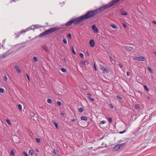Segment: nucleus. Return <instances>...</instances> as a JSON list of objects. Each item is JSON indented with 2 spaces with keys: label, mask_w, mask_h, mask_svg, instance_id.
<instances>
[{
  "label": "nucleus",
  "mask_w": 156,
  "mask_h": 156,
  "mask_svg": "<svg viewBox=\"0 0 156 156\" xmlns=\"http://www.w3.org/2000/svg\"><path fill=\"white\" fill-rule=\"evenodd\" d=\"M120 0H112L111 1L107 4L102 5L98 9L94 10L88 11L85 14L87 19L93 17L97 14L100 13L106 9L111 7Z\"/></svg>",
  "instance_id": "obj_1"
},
{
  "label": "nucleus",
  "mask_w": 156,
  "mask_h": 156,
  "mask_svg": "<svg viewBox=\"0 0 156 156\" xmlns=\"http://www.w3.org/2000/svg\"><path fill=\"white\" fill-rule=\"evenodd\" d=\"M87 20V17L84 14L76 18L71 19L70 21L66 23L65 25L66 26H68L71 25L73 23L75 25L79 24Z\"/></svg>",
  "instance_id": "obj_2"
},
{
  "label": "nucleus",
  "mask_w": 156,
  "mask_h": 156,
  "mask_svg": "<svg viewBox=\"0 0 156 156\" xmlns=\"http://www.w3.org/2000/svg\"><path fill=\"white\" fill-rule=\"evenodd\" d=\"M61 29V27H56L51 28L40 34L38 35V36L40 38L45 37L48 34L52 33L56 31H58Z\"/></svg>",
  "instance_id": "obj_3"
},
{
  "label": "nucleus",
  "mask_w": 156,
  "mask_h": 156,
  "mask_svg": "<svg viewBox=\"0 0 156 156\" xmlns=\"http://www.w3.org/2000/svg\"><path fill=\"white\" fill-rule=\"evenodd\" d=\"M100 67V69L103 73L108 74L110 72V70L108 68H105L103 66H101Z\"/></svg>",
  "instance_id": "obj_4"
},
{
  "label": "nucleus",
  "mask_w": 156,
  "mask_h": 156,
  "mask_svg": "<svg viewBox=\"0 0 156 156\" xmlns=\"http://www.w3.org/2000/svg\"><path fill=\"white\" fill-rule=\"evenodd\" d=\"M121 149L119 144H117L112 148V150L113 151H119Z\"/></svg>",
  "instance_id": "obj_5"
},
{
  "label": "nucleus",
  "mask_w": 156,
  "mask_h": 156,
  "mask_svg": "<svg viewBox=\"0 0 156 156\" xmlns=\"http://www.w3.org/2000/svg\"><path fill=\"white\" fill-rule=\"evenodd\" d=\"M92 29L94 31V33H97L98 32V28L96 27L95 25H93L91 27Z\"/></svg>",
  "instance_id": "obj_6"
},
{
  "label": "nucleus",
  "mask_w": 156,
  "mask_h": 156,
  "mask_svg": "<svg viewBox=\"0 0 156 156\" xmlns=\"http://www.w3.org/2000/svg\"><path fill=\"white\" fill-rule=\"evenodd\" d=\"M14 69L16 71L19 73H21V70L20 68V67L18 65H15L14 66Z\"/></svg>",
  "instance_id": "obj_7"
},
{
  "label": "nucleus",
  "mask_w": 156,
  "mask_h": 156,
  "mask_svg": "<svg viewBox=\"0 0 156 156\" xmlns=\"http://www.w3.org/2000/svg\"><path fill=\"white\" fill-rule=\"evenodd\" d=\"M95 42L93 39H91L89 41V44L91 47H94L95 45Z\"/></svg>",
  "instance_id": "obj_8"
},
{
  "label": "nucleus",
  "mask_w": 156,
  "mask_h": 156,
  "mask_svg": "<svg viewBox=\"0 0 156 156\" xmlns=\"http://www.w3.org/2000/svg\"><path fill=\"white\" fill-rule=\"evenodd\" d=\"M124 48L126 49V50L128 51H132L133 49V48L132 47L130 46H125Z\"/></svg>",
  "instance_id": "obj_9"
},
{
  "label": "nucleus",
  "mask_w": 156,
  "mask_h": 156,
  "mask_svg": "<svg viewBox=\"0 0 156 156\" xmlns=\"http://www.w3.org/2000/svg\"><path fill=\"white\" fill-rule=\"evenodd\" d=\"M21 32H22V30L17 33H16L15 34L16 35V36L15 37L16 38H17L18 37H20V35L21 34H22L23 33H22Z\"/></svg>",
  "instance_id": "obj_10"
},
{
  "label": "nucleus",
  "mask_w": 156,
  "mask_h": 156,
  "mask_svg": "<svg viewBox=\"0 0 156 156\" xmlns=\"http://www.w3.org/2000/svg\"><path fill=\"white\" fill-rule=\"evenodd\" d=\"M9 55L10 54L8 53V52H7L3 54L2 55V57L3 58H5Z\"/></svg>",
  "instance_id": "obj_11"
},
{
  "label": "nucleus",
  "mask_w": 156,
  "mask_h": 156,
  "mask_svg": "<svg viewBox=\"0 0 156 156\" xmlns=\"http://www.w3.org/2000/svg\"><path fill=\"white\" fill-rule=\"evenodd\" d=\"M81 63L83 65H87L89 64V62L87 61H84L81 62Z\"/></svg>",
  "instance_id": "obj_12"
},
{
  "label": "nucleus",
  "mask_w": 156,
  "mask_h": 156,
  "mask_svg": "<svg viewBox=\"0 0 156 156\" xmlns=\"http://www.w3.org/2000/svg\"><path fill=\"white\" fill-rule=\"evenodd\" d=\"M126 142H125L124 143L119 144V145L120 146V147L121 148H122L126 146Z\"/></svg>",
  "instance_id": "obj_13"
},
{
  "label": "nucleus",
  "mask_w": 156,
  "mask_h": 156,
  "mask_svg": "<svg viewBox=\"0 0 156 156\" xmlns=\"http://www.w3.org/2000/svg\"><path fill=\"white\" fill-rule=\"evenodd\" d=\"M145 60V58L143 56L139 57V61H144Z\"/></svg>",
  "instance_id": "obj_14"
},
{
  "label": "nucleus",
  "mask_w": 156,
  "mask_h": 156,
  "mask_svg": "<svg viewBox=\"0 0 156 156\" xmlns=\"http://www.w3.org/2000/svg\"><path fill=\"white\" fill-rule=\"evenodd\" d=\"M43 48L47 52L49 51V49L48 46H43Z\"/></svg>",
  "instance_id": "obj_15"
},
{
  "label": "nucleus",
  "mask_w": 156,
  "mask_h": 156,
  "mask_svg": "<svg viewBox=\"0 0 156 156\" xmlns=\"http://www.w3.org/2000/svg\"><path fill=\"white\" fill-rule=\"evenodd\" d=\"M31 30L30 27H28L25 30H22V33H25L26 31Z\"/></svg>",
  "instance_id": "obj_16"
},
{
  "label": "nucleus",
  "mask_w": 156,
  "mask_h": 156,
  "mask_svg": "<svg viewBox=\"0 0 156 156\" xmlns=\"http://www.w3.org/2000/svg\"><path fill=\"white\" fill-rule=\"evenodd\" d=\"M81 119L82 120H84V121H87V118L85 116H82L81 117Z\"/></svg>",
  "instance_id": "obj_17"
},
{
  "label": "nucleus",
  "mask_w": 156,
  "mask_h": 156,
  "mask_svg": "<svg viewBox=\"0 0 156 156\" xmlns=\"http://www.w3.org/2000/svg\"><path fill=\"white\" fill-rule=\"evenodd\" d=\"M87 97L89 100L91 101H95V100L94 98H90V96H87Z\"/></svg>",
  "instance_id": "obj_18"
},
{
  "label": "nucleus",
  "mask_w": 156,
  "mask_h": 156,
  "mask_svg": "<svg viewBox=\"0 0 156 156\" xmlns=\"http://www.w3.org/2000/svg\"><path fill=\"white\" fill-rule=\"evenodd\" d=\"M29 154L30 156H32L34 154V152L32 150H30L29 151Z\"/></svg>",
  "instance_id": "obj_19"
},
{
  "label": "nucleus",
  "mask_w": 156,
  "mask_h": 156,
  "mask_svg": "<svg viewBox=\"0 0 156 156\" xmlns=\"http://www.w3.org/2000/svg\"><path fill=\"white\" fill-rule=\"evenodd\" d=\"M144 88L145 90L147 91H149V89L147 87V86L146 85L144 86Z\"/></svg>",
  "instance_id": "obj_20"
},
{
  "label": "nucleus",
  "mask_w": 156,
  "mask_h": 156,
  "mask_svg": "<svg viewBox=\"0 0 156 156\" xmlns=\"http://www.w3.org/2000/svg\"><path fill=\"white\" fill-rule=\"evenodd\" d=\"M35 29L40 28L42 27V26L39 25H34Z\"/></svg>",
  "instance_id": "obj_21"
},
{
  "label": "nucleus",
  "mask_w": 156,
  "mask_h": 156,
  "mask_svg": "<svg viewBox=\"0 0 156 156\" xmlns=\"http://www.w3.org/2000/svg\"><path fill=\"white\" fill-rule=\"evenodd\" d=\"M53 124H54L56 129H58V123L55 122H53Z\"/></svg>",
  "instance_id": "obj_22"
},
{
  "label": "nucleus",
  "mask_w": 156,
  "mask_h": 156,
  "mask_svg": "<svg viewBox=\"0 0 156 156\" xmlns=\"http://www.w3.org/2000/svg\"><path fill=\"white\" fill-rule=\"evenodd\" d=\"M6 121L7 123L8 124V125H9L10 126L11 125L12 123L9 119H7L6 120Z\"/></svg>",
  "instance_id": "obj_23"
},
{
  "label": "nucleus",
  "mask_w": 156,
  "mask_h": 156,
  "mask_svg": "<svg viewBox=\"0 0 156 156\" xmlns=\"http://www.w3.org/2000/svg\"><path fill=\"white\" fill-rule=\"evenodd\" d=\"M61 70L63 72H66V71H67V70L64 68H61Z\"/></svg>",
  "instance_id": "obj_24"
},
{
  "label": "nucleus",
  "mask_w": 156,
  "mask_h": 156,
  "mask_svg": "<svg viewBox=\"0 0 156 156\" xmlns=\"http://www.w3.org/2000/svg\"><path fill=\"white\" fill-rule=\"evenodd\" d=\"M47 101L49 103L51 104V103H52V100H51V99L50 98H49V99H48Z\"/></svg>",
  "instance_id": "obj_25"
},
{
  "label": "nucleus",
  "mask_w": 156,
  "mask_h": 156,
  "mask_svg": "<svg viewBox=\"0 0 156 156\" xmlns=\"http://www.w3.org/2000/svg\"><path fill=\"white\" fill-rule=\"evenodd\" d=\"M84 111V109L82 108H79L78 111L80 112H83Z\"/></svg>",
  "instance_id": "obj_26"
},
{
  "label": "nucleus",
  "mask_w": 156,
  "mask_h": 156,
  "mask_svg": "<svg viewBox=\"0 0 156 156\" xmlns=\"http://www.w3.org/2000/svg\"><path fill=\"white\" fill-rule=\"evenodd\" d=\"M147 68L151 73H153V72L152 70V69L150 67H148Z\"/></svg>",
  "instance_id": "obj_27"
},
{
  "label": "nucleus",
  "mask_w": 156,
  "mask_h": 156,
  "mask_svg": "<svg viewBox=\"0 0 156 156\" xmlns=\"http://www.w3.org/2000/svg\"><path fill=\"white\" fill-rule=\"evenodd\" d=\"M18 107L20 111L22 110V106L21 104H19L18 105Z\"/></svg>",
  "instance_id": "obj_28"
},
{
  "label": "nucleus",
  "mask_w": 156,
  "mask_h": 156,
  "mask_svg": "<svg viewBox=\"0 0 156 156\" xmlns=\"http://www.w3.org/2000/svg\"><path fill=\"white\" fill-rule=\"evenodd\" d=\"M72 51L73 53L74 54L76 55V53L74 50V48L73 46H72Z\"/></svg>",
  "instance_id": "obj_29"
},
{
  "label": "nucleus",
  "mask_w": 156,
  "mask_h": 156,
  "mask_svg": "<svg viewBox=\"0 0 156 156\" xmlns=\"http://www.w3.org/2000/svg\"><path fill=\"white\" fill-rule=\"evenodd\" d=\"M111 27L113 29H116L117 28V27L114 24H112L111 25Z\"/></svg>",
  "instance_id": "obj_30"
},
{
  "label": "nucleus",
  "mask_w": 156,
  "mask_h": 156,
  "mask_svg": "<svg viewBox=\"0 0 156 156\" xmlns=\"http://www.w3.org/2000/svg\"><path fill=\"white\" fill-rule=\"evenodd\" d=\"M135 108L136 109H138L140 108V105L139 104H136L135 105Z\"/></svg>",
  "instance_id": "obj_31"
},
{
  "label": "nucleus",
  "mask_w": 156,
  "mask_h": 156,
  "mask_svg": "<svg viewBox=\"0 0 156 156\" xmlns=\"http://www.w3.org/2000/svg\"><path fill=\"white\" fill-rule=\"evenodd\" d=\"M5 92V90L4 89L0 88V92L1 93H3Z\"/></svg>",
  "instance_id": "obj_32"
},
{
  "label": "nucleus",
  "mask_w": 156,
  "mask_h": 156,
  "mask_svg": "<svg viewBox=\"0 0 156 156\" xmlns=\"http://www.w3.org/2000/svg\"><path fill=\"white\" fill-rule=\"evenodd\" d=\"M33 59L34 61L35 62H36L37 61V58L36 57H35V56L33 58Z\"/></svg>",
  "instance_id": "obj_33"
},
{
  "label": "nucleus",
  "mask_w": 156,
  "mask_h": 156,
  "mask_svg": "<svg viewBox=\"0 0 156 156\" xmlns=\"http://www.w3.org/2000/svg\"><path fill=\"white\" fill-rule=\"evenodd\" d=\"M121 14L122 15H127V13L125 12H121Z\"/></svg>",
  "instance_id": "obj_34"
},
{
  "label": "nucleus",
  "mask_w": 156,
  "mask_h": 156,
  "mask_svg": "<svg viewBox=\"0 0 156 156\" xmlns=\"http://www.w3.org/2000/svg\"><path fill=\"white\" fill-rule=\"evenodd\" d=\"M80 57L83 59L84 58V55L82 53H80Z\"/></svg>",
  "instance_id": "obj_35"
},
{
  "label": "nucleus",
  "mask_w": 156,
  "mask_h": 156,
  "mask_svg": "<svg viewBox=\"0 0 156 156\" xmlns=\"http://www.w3.org/2000/svg\"><path fill=\"white\" fill-rule=\"evenodd\" d=\"M58 151L57 150L54 149L53 150V152L55 154H56Z\"/></svg>",
  "instance_id": "obj_36"
},
{
  "label": "nucleus",
  "mask_w": 156,
  "mask_h": 156,
  "mask_svg": "<svg viewBox=\"0 0 156 156\" xmlns=\"http://www.w3.org/2000/svg\"><path fill=\"white\" fill-rule=\"evenodd\" d=\"M57 104L58 106H60L62 105V103L61 101H57Z\"/></svg>",
  "instance_id": "obj_37"
},
{
  "label": "nucleus",
  "mask_w": 156,
  "mask_h": 156,
  "mask_svg": "<svg viewBox=\"0 0 156 156\" xmlns=\"http://www.w3.org/2000/svg\"><path fill=\"white\" fill-rule=\"evenodd\" d=\"M63 43L66 44L67 43V41H66V39L65 38H64L63 40Z\"/></svg>",
  "instance_id": "obj_38"
},
{
  "label": "nucleus",
  "mask_w": 156,
  "mask_h": 156,
  "mask_svg": "<svg viewBox=\"0 0 156 156\" xmlns=\"http://www.w3.org/2000/svg\"><path fill=\"white\" fill-rule=\"evenodd\" d=\"M31 30H34L35 29L34 25H33L30 27Z\"/></svg>",
  "instance_id": "obj_39"
},
{
  "label": "nucleus",
  "mask_w": 156,
  "mask_h": 156,
  "mask_svg": "<svg viewBox=\"0 0 156 156\" xmlns=\"http://www.w3.org/2000/svg\"><path fill=\"white\" fill-rule=\"evenodd\" d=\"M106 123V121L105 120L101 121L100 122V123L101 124H103Z\"/></svg>",
  "instance_id": "obj_40"
},
{
  "label": "nucleus",
  "mask_w": 156,
  "mask_h": 156,
  "mask_svg": "<svg viewBox=\"0 0 156 156\" xmlns=\"http://www.w3.org/2000/svg\"><path fill=\"white\" fill-rule=\"evenodd\" d=\"M11 154L12 156H14V152L12 150L11 151Z\"/></svg>",
  "instance_id": "obj_41"
},
{
  "label": "nucleus",
  "mask_w": 156,
  "mask_h": 156,
  "mask_svg": "<svg viewBox=\"0 0 156 156\" xmlns=\"http://www.w3.org/2000/svg\"><path fill=\"white\" fill-rule=\"evenodd\" d=\"M67 36L69 37V39H72V35L70 34H68Z\"/></svg>",
  "instance_id": "obj_42"
},
{
  "label": "nucleus",
  "mask_w": 156,
  "mask_h": 156,
  "mask_svg": "<svg viewBox=\"0 0 156 156\" xmlns=\"http://www.w3.org/2000/svg\"><path fill=\"white\" fill-rule=\"evenodd\" d=\"M36 140L37 143H39L40 142L41 140L39 138H36Z\"/></svg>",
  "instance_id": "obj_43"
},
{
  "label": "nucleus",
  "mask_w": 156,
  "mask_h": 156,
  "mask_svg": "<svg viewBox=\"0 0 156 156\" xmlns=\"http://www.w3.org/2000/svg\"><path fill=\"white\" fill-rule=\"evenodd\" d=\"M116 97L117 98L120 99H122V98L120 95H117Z\"/></svg>",
  "instance_id": "obj_44"
},
{
  "label": "nucleus",
  "mask_w": 156,
  "mask_h": 156,
  "mask_svg": "<svg viewBox=\"0 0 156 156\" xmlns=\"http://www.w3.org/2000/svg\"><path fill=\"white\" fill-rule=\"evenodd\" d=\"M22 153L25 156H29L27 153L23 151Z\"/></svg>",
  "instance_id": "obj_45"
},
{
  "label": "nucleus",
  "mask_w": 156,
  "mask_h": 156,
  "mask_svg": "<svg viewBox=\"0 0 156 156\" xmlns=\"http://www.w3.org/2000/svg\"><path fill=\"white\" fill-rule=\"evenodd\" d=\"M108 119L109 122L111 123L112 122V119L111 118H108Z\"/></svg>",
  "instance_id": "obj_46"
},
{
  "label": "nucleus",
  "mask_w": 156,
  "mask_h": 156,
  "mask_svg": "<svg viewBox=\"0 0 156 156\" xmlns=\"http://www.w3.org/2000/svg\"><path fill=\"white\" fill-rule=\"evenodd\" d=\"M109 105L111 109H113L114 108V107L112 104H110Z\"/></svg>",
  "instance_id": "obj_47"
},
{
  "label": "nucleus",
  "mask_w": 156,
  "mask_h": 156,
  "mask_svg": "<svg viewBox=\"0 0 156 156\" xmlns=\"http://www.w3.org/2000/svg\"><path fill=\"white\" fill-rule=\"evenodd\" d=\"M134 59L135 60H137L139 61V57H135L134 58Z\"/></svg>",
  "instance_id": "obj_48"
},
{
  "label": "nucleus",
  "mask_w": 156,
  "mask_h": 156,
  "mask_svg": "<svg viewBox=\"0 0 156 156\" xmlns=\"http://www.w3.org/2000/svg\"><path fill=\"white\" fill-rule=\"evenodd\" d=\"M26 75L27 77V79L29 81H30V77L29 76L28 74H27V73H26Z\"/></svg>",
  "instance_id": "obj_49"
},
{
  "label": "nucleus",
  "mask_w": 156,
  "mask_h": 156,
  "mask_svg": "<svg viewBox=\"0 0 156 156\" xmlns=\"http://www.w3.org/2000/svg\"><path fill=\"white\" fill-rule=\"evenodd\" d=\"M126 131V130L125 129L124 131H123L120 132L119 133L121 134H123V133H125Z\"/></svg>",
  "instance_id": "obj_50"
},
{
  "label": "nucleus",
  "mask_w": 156,
  "mask_h": 156,
  "mask_svg": "<svg viewBox=\"0 0 156 156\" xmlns=\"http://www.w3.org/2000/svg\"><path fill=\"white\" fill-rule=\"evenodd\" d=\"M122 25L123 26V27L125 28H126L127 27V26H126V24L125 23H122Z\"/></svg>",
  "instance_id": "obj_51"
},
{
  "label": "nucleus",
  "mask_w": 156,
  "mask_h": 156,
  "mask_svg": "<svg viewBox=\"0 0 156 156\" xmlns=\"http://www.w3.org/2000/svg\"><path fill=\"white\" fill-rule=\"evenodd\" d=\"M31 115L32 116L31 118L34 117V113H32L31 114Z\"/></svg>",
  "instance_id": "obj_52"
},
{
  "label": "nucleus",
  "mask_w": 156,
  "mask_h": 156,
  "mask_svg": "<svg viewBox=\"0 0 156 156\" xmlns=\"http://www.w3.org/2000/svg\"><path fill=\"white\" fill-rule=\"evenodd\" d=\"M126 74L127 76H129L130 75V73L129 71H127L126 73Z\"/></svg>",
  "instance_id": "obj_53"
},
{
  "label": "nucleus",
  "mask_w": 156,
  "mask_h": 156,
  "mask_svg": "<svg viewBox=\"0 0 156 156\" xmlns=\"http://www.w3.org/2000/svg\"><path fill=\"white\" fill-rule=\"evenodd\" d=\"M94 68L95 69V71H96L97 70V68H96V66L95 65V62L94 63Z\"/></svg>",
  "instance_id": "obj_54"
},
{
  "label": "nucleus",
  "mask_w": 156,
  "mask_h": 156,
  "mask_svg": "<svg viewBox=\"0 0 156 156\" xmlns=\"http://www.w3.org/2000/svg\"><path fill=\"white\" fill-rule=\"evenodd\" d=\"M4 79L5 80H7V79H8L6 75L4 76Z\"/></svg>",
  "instance_id": "obj_55"
},
{
  "label": "nucleus",
  "mask_w": 156,
  "mask_h": 156,
  "mask_svg": "<svg viewBox=\"0 0 156 156\" xmlns=\"http://www.w3.org/2000/svg\"><path fill=\"white\" fill-rule=\"evenodd\" d=\"M109 58L111 61H113L112 56H109Z\"/></svg>",
  "instance_id": "obj_56"
},
{
  "label": "nucleus",
  "mask_w": 156,
  "mask_h": 156,
  "mask_svg": "<svg viewBox=\"0 0 156 156\" xmlns=\"http://www.w3.org/2000/svg\"><path fill=\"white\" fill-rule=\"evenodd\" d=\"M119 65L121 68H122V65L121 64L119 63Z\"/></svg>",
  "instance_id": "obj_57"
},
{
  "label": "nucleus",
  "mask_w": 156,
  "mask_h": 156,
  "mask_svg": "<svg viewBox=\"0 0 156 156\" xmlns=\"http://www.w3.org/2000/svg\"><path fill=\"white\" fill-rule=\"evenodd\" d=\"M35 150H36V151L37 152H39V150L38 148H36Z\"/></svg>",
  "instance_id": "obj_58"
},
{
  "label": "nucleus",
  "mask_w": 156,
  "mask_h": 156,
  "mask_svg": "<svg viewBox=\"0 0 156 156\" xmlns=\"http://www.w3.org/2000/svg\"><path fill=\"white\" fill-rule=\"evenodd\" d=\"M60 114L62 115V117H64L65 115V114L64 113H60Z\"/></svg>",
  "instance_id": "obj_59"
},
{
  "label": "nucleus",
  "mask_w": 156,
  "mask_h": 156,
  "mask_svg": "<svg viewBox=\"0 0 156 156\" xmlns=\"http://www.w3.org/2000/svg\"><path fill=\"white\" fill-rule=\"evenodd\" d=\"M76 119H72L71 120V121L72 122H75V121H76Z\"/></svg>",
  "instance_id": "obj_60"
},
{
  "label": "nucleus",
  "mask_w": 156,
  "mask_h": 156,
  "mask_svg": "<svg viewBox=\"0 0 156 156\" xmlns=\"http://www.w3.org/2000/svg\"><path fill=\"white\" fill-rule=\"evenodd\" d=\"M153 23L156 25V22L155 21H153Z\"/></svg>",
  "instance_id": "obj_61"
},
{
  "label": "nucleus",
  "mask_w": 156,
  "mask_h": 156,
  "mask_svg": "<svg viewBox=\"0 0 156 156\" xmlns=\"http://www.w3.org/2000/svg\"><path fill=\"white\" fill-rule=\"evenodd\" d=\"M87 95H89L88 96H91V95L90 94H89V93L87 94Z\"/></svg>",
  "instance_id": "obj_62"
},
{
  "label": "nucleus",
  "mask_w": 156,
  "mask_h": 156,
  "mask_svg": "<svg viewBox=\"0 0 156 156\" xmlns=\"http://www.w3.org/2000/svg\"><path fill=\"white\" fill-rule=\"evenodd\" d=\"M87 95H89L88 96H91V95L90 94H89V93L87 94Z\"/></svg>",
  "instance_id": "obj_63"
},
{
  "label": "nucleus",
  "mask_w": 156,
  "mask_h": 156,
  "mask_svg": "<svg viewBox=\"0 0 156 156\" xmlns=\"http://www.w3.org/2000/svg\"><path fill=\"white\" fill-rule=\"evenodd\" d=\"M16 0H12L11 1H13V2H16Z\"/></svg>",
  "instance_id": "obj_64"
}]
</instances>
